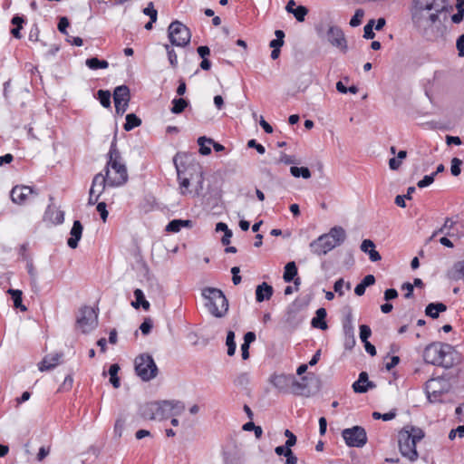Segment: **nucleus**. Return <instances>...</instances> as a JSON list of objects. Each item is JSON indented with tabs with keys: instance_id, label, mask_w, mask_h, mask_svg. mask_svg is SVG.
<instances>
[{
	"instance_id": "obj_7",
	"label": "nucleus",
	"mask_w": 464,
	"mask_h": 464,
	"mask_svg": "<svg viewBox=\"0 0 464 464\" xmlns=\"http://www.w3.org/2000/svg\"><path fill=\"white\" fill-rule=\"evenodd\" d=\"M203 297L207 300L206 306L215 317H223L228 310V301L220 289L207 287L202 291Z\"/></svg>"
},
{
	"instance_id": "obj_31",
	"label": "nucleus",
	"mask_w": 464,
	"mask_h": 464,
	"mask_svg": "<svg viewBox=\"0 0 464 464\" xmlns=\"http://www.w3.org/2000/svg\"><path fill=\"white\" fill-rule=\"evenodd\" d=\"M289 389L290 392L293 393L294 395L301 396L304 395V392L307 389V385L304 382L297 381L292 376Z\"/></svg>"
},
{
	"instance_id": "obj_33",
	"label": "nucleus",
	"mask_w": 464,
	"mask_h": 464,
	"mask_svg": "<svg viewBox=\"0 0 464 464\" xmlns=\"http://www.w3.org/2000/svg\"><path fill=\"white\" fill-rule=\"evenodd\" d=\"M24 22V18L19 15L14 16L11 20V23L15 25V27L11 30V34L16 39H20L22 37L20 30L22 29Z\"/></svg>"
},
{
	"instance_id": "obj_40",
	"label": "nucleus",
	"mask_w": 464,
	"mask_h": 464,
	"mask_svg": "<svg viewBox=\"0 0 464 464\" xmlns=\"http://www.w3.org/2000/svg\"><path fill=\"white\" fill-rule=\"evenodd\" d=\"M164 48L167 52L168 60L172 68H177L178 66V55L173 49V47L168 44H164Z\"/></svg>"
},
{
	"instance_id": "obj_60",
	"label": "nucleus",
	"mask_w": 464,
	"mask_h": 464,
	"mask_svg": "<svg viewBox=\"0 0 464 464\" xmlns=\"http://www.w3.org/2000/svg\"><path fill=\"white\" fill-rule=\"evenodd\" d=\"M464 8L458 9V12L451 16V20L455 24H459L463 20Z\"/></svg>"
},
{
	"instance_id": "obj_13",
	"label": "nucleus",
	"mask_w": 464,
	"mask_h": 464,
	"mask_svg": "<svg viewBox=\"0 0 464 464\" xmlns=\"http://www.w3.org/2000/svg\"><path fill=\"white\" fill-rule=\"evenodd\" d=\"M37 194L38 193L32 187L16 185L12 188L10 197L14 204L24 205L29 201L31 197L37 196Z\"/></svg>"
},
{
	"instance_id": "obj_30",
	"label": "nucleus",
	"mask_w": 464,
	"mask_h": 464,
	"mask_svg": "<svg viewBox=\"0 0 464 464\" xmlns=\"http://www.w3.org/2000/svg\"><path fill=\"white\" fill-rule=\"evenodd\" d=\"M7 293L12 296L14 306L17 309H20L21 311H26L27 308L25 305L22 303V295L23 293L21 290L18 289H8Z\"/></svg>"
},
{
	"instance_id": "obj_39",
	"label": "nucleus",
	"mask_w": 464,
	"mask_h": 464,
	"mask_svg": "<svg viewBox=\"0 0 464 464\" xmlns=\"http://www.w3.org/2000/svg\"><path fill=\"white\" fill-rule=\"evenodd\" d=\"M213 142V140L208 139L206 137H199L198 139V144L199 145V152L202 155H208L211 152L210 147L207 146L206 143L210 145Z\"/></svg>"
},
{
	"instance_id": "obj_23",
	"label": "nucleus",
	"mask_w": 464,
	"mask_h": 464,
	"mask_svg": "<svg viewBox=\"0 0 464 464\" xmlns=\"http://www.w3.org/2000/svg\"><path fill=\"white\" fill-rule=\"evenodd\" d=\"M273 293L274 290L270 285L262 283L261 285H257L256 289V299L259 303L269 300L272 297Z\"/></svg>"
},
{
	"instance_id": "obj_3",
	"label": "nucleus",
	"mask_w": 464,
	"mask_h": 464,
	"mask_svg": "<svg viewBox=\"0 0 464 464\" xmlns=\"http://www.w3.org/2000/svg\"><path fill=\"white\" fill-rule=\"evenodd\" d=\"M185 405L179 401H162L146 403L141 408V415L148 420H166L180 415Z\"/></svg>"
},
{
	"instance_id": "obj_10",
	"label": "nucleus",
	"mask_w": 464,
	"mask_h": 464,
	"mask_svg": "<svg viewBox=\"0 0 464 464\" xmlns=\"http://www.w3.org/2000/svg\"><path fill=\"white\" fill-rule=\"evenodd\" d=\"M168 37L172 45L185 47L190 43V30L181 22L174 21L168 28Z\"/></svg>"
},
{
	"instance_id": "obj_16",
	"label": "nucleus",
	"mask_w": 464,
	"mask_h": 464,
	"mask_svg": "<svg viewBox=\"0 0 464 464\" xmlns=\"http://www.w3.org/2000/svg\"><path fill=\"white\" fill-rule=\"evenodd\" d=\"M51 203L47 206L44 214V221L49 222L52 225H61L64 221V212L61 209H58L53 204V198L50 197Z\"/></svg>"
},
{
	"instance_id": "obj_4",
	"label": "nucleus",
	"mask_w": 464,
	"mask_h": 464,
	"mask_svg": "<svg viewBox=\"0 0 464 464\" xmlns=\"http://www.w3.org/2000/svg\"><path fill=\"white\" fill-rule=\"evenodd\" d=\"M457 353L447 343H432L423 351V359L427 363L449 369L455 363Z\"/></svg>"
},
{
	"instance_id": "obj_46",
	"label": "nucleus",
	"mask_w": 464,
	"mask_h": 464,
	"mask_svg": "<svg viewBox=\"0 0 464 464\" xmlns=\"http://www.w3.org/2000/svg\"><path fill=\"white\" fill-rule=\"evenodd\" d=\"M462 164V160L459 158H453L451 160L450 172L453 176H459L460 174V166Z\"/></svg>"
},
{
	"instance_id": "obj_14",
	"label": "nucleus",
	"mask_w": 464,
	"mask_h": 464,
	"mask_svg": "<svg viewBox=\"0 0 464 464\" xmlns=\"http://www.w3.org/2000/svg\"><path fill=\"white\" fill-rule=\"evenodd\" d=\"M115 111L118 114H123L129 105L130 90L126 85H121L115 88L113 93Z\"/></svg>"
},
{
	"instance_id": "obj_55",
	"label": "nucleus",
	"mask_w": 464,
	"mask_h": 464,
	"mask_svg": "<svg viewBox=\"0 0 464 464\" xmlns=\"http://www.w3.org/2000/svg\"><path fill=\"white\" fill-rule=\"evenodd\" d=\"M124 430V421L122 420H117L114 425V433L117 437H121Z\"/></svg>"
},
{
	"instance_id": "obj_32",
	"label": "nucleus",
	"mask_w": 464,
	"mask_h": 464,
	"mask_svg": "<svg viewBox=\"0 0 464 464\" xmlns=\"http://www.w3.org/2000/svg\"><path fill=\"white\" fill-rule=\"evenodd\" d=\"M85 64L91 70L106 69L109 67V63L105 60H99L97 57H92L86 60Z\"/></svg>"
},
{
	"instance_id": "obj_42",
	"label": "nucleus",
	"mask_w": 464,
	"mask_h": 464,
	"mask_svg": "<svg viewBox=\"0 0 464 464\" xmlns=\"http://www.w3.org/2000/svg\"><path fill=\"white\" fill-rule=\"evenodd\" d=\"M177 172H178V179H179V188H180V193L182 195H185L187 194V190L190 185V181H189V179L188 178H186V177H182L181 176V172L180 170L179 169V168L177 167Z\"/></svg>"
},
{
	"instance_id": "obj_9",
	"label": "nucleus",
	"mask_w": 464,
	"mask_h": 464,
	"mask_svg": "<svg viewBox=\"0 0 464 464\" xmlns=\"http://www.w3.org/2000/svg\"><path fill=\"white\" fill-rule=\"evenodd\" d=\"M136 374L144 382L154 379L158 374V367L150 354H140L135 359Z\"/></svg>"
},
{
	"instance_id": "obj_34",
	"label": "nucleus",
	"mask_w": 464,
	"mask_h": 464,
	"mask_svg": "<svg viewBox=\"0 0 464 464\" xmlns=\"http://www.w3.org/2000/svg\"><path fill=\"white\" fill-rule=\"evenodd\" d=\"M141 124V121L135 114L130 113L126 116V122L124 123V130L129 131L132 129L139 127Z\"/></svg>"
},
{
	"instance_id": "obj_45",
	"label": "nucleus",
	"mask_w": 464,
	"mask_h": 464,
	"mask_svg": "<svg viewBox=\"0 0 464 464\" xmlns=\"http://www.w3.org/2000/svg\"><path fill=\"white\" fill-rule=\"evenodd\" d=\"M307 14L308 9L304 5L295 7V12H293L294 16L298 22H304Z\"/></svg>"
},
{
	"instance_id": "obj_18",
	"label": "nucleus",
	"mask_w": 464,
	"mask_h": 464,
	"mask_svg": "<svg viewBox=\"0 0 464 464\" xmlns=\"http://www.w3.org/2000/svg\"><path fill=\"white\" fill-rule=\"evenodd\" d=\"M83 227L79 220H75L72 224L70 235L71 237L67 240L68 246L74 249L78 246V243L82 235Z\"/></svg>"
},
{
	"instance_id": "obj_36",
	"label": "nucleus",
	"mask_w": 464,
	"mask_h": 464,
	"mask_svg": "<svg viewBox=\"0 0 464 464\" xmlns=\"http://www.w3.org/2000/svg\"><path fill=\"white\" fill-rule=\"evenodd\" d=\"M172 104L173 106L170 109L171 112L174 114H179L186 109V107L188 105V102L183 98H179L174 99L172 101Z\"/></svg>"
},
{
	"instance_id": "obj_26",
	"label": "nucleus",
	"mask_w": 464,
	"mask_h": 464,
	"mask_svg": "<svg viewBox=\"0 0 464 464\" xmlns=\"http://www.w3.org/2000/svg\"><path fill=\"white\" fill-rule=\"evenodd\" d=\"M446 310L447 306L443 303H430L426 306L425 314L428 316L436 319L439 317L440 313L445 312Z\"/></svg>"
},
{
	"instance_id": "obj_53",
	"label": "nucleus",
	"mask_w": 464,
	"mask_h": 464,
	"mask_svg": "<svg viewBox=\"0 0 464 464\" xmlns=\"http://www.w3.org/2000/svg\"><path fill=\"white\" fill-rule=\"evenodd\" d=\"M152 328V323L150 319H145L140 324V329L143 334H149Z\"/></svg>"
},
{
	"instance_id": "obj_11",
	"label": "nucleus",
	"mask_w": 464,
	"mask_h": 464,
	"mask_svg": "<svg viewBox=\"0 0 464 464\" xmlns=\"http://www.w3.org/2000/svg\"><path fill=\"white\" fill-rule=\"evenodd\" d=\"M342 436L349 447L361 448L367 442L366 431L361 426L344 429L342 432Z\"/></svg>"
},
{
	"instance_id": "obj_28",
	"label": "nucleus",
	"mask_w": 464,
	"mask_h": 464,
	"mask_svg": "<svg viewBox=\"0 0 464 464\" xmlns=\"http://www.w3.org/2000/svg\"><path fill=\"white\" fill-rule=\"evenodd\" d=\"M135 301L131 303V305L135 308L142 306L145 311L150 309V303L145 299L144 293L140 289L134 291Z\"/></svg>"
},
{
	"instance_id": "obj_1",
	"label": "nucleus",
	"mask_w": 464,
	"mask_h": 464,
	"mask_svg": "<svg viewBox=\"0 0 464 464\" xmlns=\"http://www.w3.org/2000/svg\"><path fill=\"white\" fill-rule=\"evenodd\" d=\"M446 8V0H413L411 10L413 23L421 28L431 27Z\"/></svg>"
},
{
	"instance_id": "obj_22",
	"label": "nucleus",
	"mask_w": 464,
	"mask_h": 464,
	"mask_svg": "<svg viewBox=\"0 0 464 464\" xmlns=\"http://www.w3.org/2000/svg\"><path fill=\"white\" fill-rule=\"evenodd\" d=\"M292 376L279 374L274 375L271 379L272 384L282 392H287L290 388Z\"/></svg>"
},
{
	"instance_id": "obj_64",
	"label": "nucleus",
	"mask_w": 464,
	"mask_h": 464,
	"mask_svg": "<svg viewBox=\"0 0 464 464\" xmlns=\"http://www.w3.org/2000/svg\"><path fill=\"white\" fill-rule=\"evenodd\" d=\"M457 49L459 53V54H464V34H461L456 44Z\"/></svg>"
},
{
	"instance_id": "obj_44",
	"label": "nucleus",
	"mask_w": 464,
	"mask_h": 464,
	"mask_svg": "<svg viewBox=\"0 0 464 464\" xmlns=\"http://www.w3.org/2000/svg\"><path fill=\"white\" fill-rule=\"evenodd\" d=\"M374 24H375V20L374 19H371L364 25V28H363V37L365 39H373L374 38V36H375V34L373 32Z\"/></svg>"
},
{
	"instance_id": "obj_50",
	"label": "nucleus",
	"mask_w": 464,
	"mask_h": 464,
	"mask_svg": "<svg viewBox=\"0 0 464 464\" xmlns=\"http://www.w3.org/2000/svg\"><path fill=\"white\" fill-rule=\"evenodd\" d=\"M371 334L372 331L368 325L362 324L360 326V338L362 343L367 342Z\"/></svg>"
},
{
	"instance_id": "obj_54",
	"label": "nucleus",
	"mask_w": 464,
	"mask_h": 464,
	"mask_svg": "<svg viewBox=\"0 0 464 464\" xmlns=\"http://www.w3.org/2000/svg\"><path fill=\"white\" fill-rule=\"evenodd\" d=\"M247 146L249 148H255L259 154H264L266 152L265 147L262 144L257 143L256 140H248Z\"/></svg>"
},
{
	"instance_id": "obj_27",
	"label": "nucleus",
	"mask_w": 464,
	"mask_h": 464,
	"mask_svg": "<svg viewBox=\"0 0 464 464\" xmlns=\"http://www.w3.org/2000/svg\"><path fill=\"white\" fill-rule=\"evenodd\" d=\"M448 275L454 280L464 281V260L456 262Z\"/></svg>"
},
{
	"instance_id": "obj_2",
	"label": "nucleus",
	"mask_w": 464,
	"mask_h": 464,
	"mask_svg": "<svg viewBox=\"0 0 464 464\" xmlns=\"http://www.w3.org/2000/svg\"><path fill=\"white\" fill-rule=\"evenodd\" d=\"M104 171L109 187H121L128 181V170L115 141L111 144Z\"/></svg>"
},
{
	"instance_id": "obj_62",
	"label": "nucleus",
	"mask_w": 464,
	"mask_h": 464,
	"mask_svg": "<svg viewBox=\"0 0 464 464\" xmlns=\"http://www.w3.org/2000/svg\"><path fill=\"white\" fill-rule=\"evenodd\" d=\"M197 51L198 55L202 59L206 58L210 54V49L208 46H199Z\"/></svg>"
},
{
	"instance_id": "obj_38",
	"label": "nucleus",
	"mask_w": 464,
	"mask_h": 464,
	"mask_svg": "<svg viewBox=\"0 0 464 464\" xmlns=\"http://www.w3.org/2000/svg\"><path fill=\"white\" fill-rule=\"evenodd\" d=\"M226 344L227 346V354L232 356L235 354L237 344L235 342V333L233 331H228L226 339Z\"/></svg>"
},
{
	"instance_id": "obj_12",
	"label": "nucleus",
	"mask_w": 464,
	"mask_h": 464,
	"mask_svg": "<svg viewBox=\"0 0 464 464\" xmlns=\"http://www.w3.org/2000/svg\"><path fill=\"white\" fill-rule=\"evenodd\" d=\"M98 323V315L94 309L85 306L80 311V315L77 318V326L82 333H89L94 329Z\"/></svg>"
},
{
	"instance_id": "obj_48",
	"label": "nucleus",
	"mask_w": 464,
	"mask_h": 464,
	"mask_svg": "<svg viewBox=\"0 0 464 464\" xmlns=\"http://www.w3.org/2000/svg\"><path fill=\"white\" fill-rule=\"evenodd\" d=\"M143 13L146 15H149L150 20H152V22L157 21L158 12L154 8L153 4L151 2L148 5V6L146 8H144Z\"/></svg>"
},
{
	"instance_id": "obj_29",
	"label": "nucleus",
	"mask_w": 464,
	"mask_h": 464,
	"mask_svg": "<svg viewBox=\"0 0 464 464\" xmlns=\"http://www.w3.org/2000/svg\"><path fill=\"white\" fill-rule=\"evenodd\" d=\"M297 276V267L294 261L288 262L285 266L283 278L285 282L290 283Z\"/></svg>"
},
{
	"instance_id": "obj_63",
	"label": "nucleus",
	"mask_w": 464,
	"mask_h": 464,
	"mask_svg": "<svg viewBox=\"0 0 464 464\" xmlns=\"http://www.w3.org/2000/svg\"><path fill=\"white\" fill-rule=\"evenodd\" d=\"M401 165V161L399 160L397 158H392L389 160V167L392 170L398 169Z\"/></svg>"
},
{
	"instance_id": "obj_59",
	"label": "nucleus",
	"mask_w": 464,
	"mask_h": 464,
	"mask_svg": "<svg viewBox=\"0 0 464 464\" xmlns=\"http://www.w3.org/2000/svg\"><path fill=\"white\" fill-rule=\"evenodd\" d=\"M397 296H398V292L394 288L387 289L384 292V299L386 301H390V300L395 299Z\"/></svg>"
},
{
	"instance_id": "obj_17",
	"label": "nucleus",
	"mask_w": 464,
	"mask_h": 464,
	"mask_svg": "<svg viewBox=\"0 0 464 464\" xmlns=\"http://www.w3.org/2000/svg\"><path fill=\"white\" fill-rule=\"evenodd\" d=\"M375 384L369 381L368 373L366 372H362L359 374V378L353 384V392L356 393H364L368 392L369 389L375 388Z\"/></svg>"
},
{
	"instance_id": "obj_56",
	"label": "nucleus",
	"mask_w": 464,
	"mask_h": 464,
	"mask_svg": "<svg viewBox=\"0 0 464 464\" xmlns=\"http://www.w3.org/2000/svg\"><path fill=\"white\" fill-rule=\"evenodd\" d=\"M69 26V20L66 17L60 18L58 23V30L64 34H67V27Z\"/></svg>"
},
{
	"instance_id": "obj_21",
	"label": "nucleus",
	"mask_w": 464,
	"mask_h": 464,
	"mask_svg": "<svg viewBox=\"0 0 464 464\" xmlns=\"http://www.w3.org/2000/svg\"><path fill=\"white\" fill-rule=\"evenodd\" d=\"M361 250L369 256L372 262H377L382 259L380 253L375 250V245L371 239H364L361 244Z\"/></svg>"
},
{
	"instance_id": "obj_37",
	"label": "nucleus",
	"mask_w": 464,
	"mask_h": 464,
	"mask_svg": "<svg viewBox=\"0 0 464 464\" xmlns=\"http://www.w3.org/2000/svg\"><path fill=\"white\" fill-rule=\"evenodd\" d=\"M290 172L295 178L302 177L304 179H309L311 177V172L306 167L293 166L290 168Z\"/></svg>"
},
{
	"instance_id": "obj_58",
	"label": "nucleus",
	"mask_w": 464,
	"mask_h": 464,
	"mask_svg": "<svg viewBox=\"0 0 464 464\" xmlns=\"http://www.w3.org/2000/svg\"><path fill=\"white\" fill-rule=\"evenodd\" d=\"M344 285V281L343 278L338 279L334 285V290L335 293H337L339 295H343V287Z\"/></svg>"
},
{
	"instance_id": "obj_51",
	"label": "nucleus",
	"mask_w": 464,
	"mask_h": 464,
	"mask_svg": "<svg viewBox=\"0 0 464 464\" xmlns=\"http://www.w3.org/2000/svg\"><path fill=\"white\" fill-rule=\"evenodd\" d=\"M106 207L107 206H106L105 202H99L96 207V209L100 213L101 218L102 219L103 222H105L107 220V218L109 215V213L106 209Z\"/></svg>"
},
{
	"instance_id": "obj_57",
	"label": "nucleus",
	"mask_w": 464,
	"mask_h": 464,
	"mask_svg": "<svg viewBox=\"0 0 464 464\" xmlns=\"http://www.w3.org/2000/svg\"><path fill=\"white\" fill-rule=\"evenodd\" d=\"M285 459V464H297L298 459L292 450L286 451Z\"/></svg>"
},
{
	"instance_id": "obj_6",
	"label": "nucleus",
	"mask_w": 464,
	"mask_h": 464,
	"mask_svg": "<svg viewBox=\"0 0 464 464\" xmlns=\"http://www.w3.org/2000/svg\"><path fill=\"white\" fill-rule=\"evenodd\" d=\"M424 437V432L417 427H405L398 435L399 450L401 454L410 461L418 459L419 454L416 444Z\"/></svg>"
},
{
	"instance_id": "obj_47",
	"label": "nucleus",
	"mask_w": 464,
	"mask_h": 464,
	"mask_svg": "<svg viewBox=\"0 0 464 464\" xmlns=\"http://www.w3.org/2000/svg\"><path fill=\"white\" fill-rule=\"evenodd\" d=\"M284 434L287 438L285 445L286 448L291 449L293 446L296 444V436L289 430H285Z\"/></svg>"
},
{
	"instance_id": "obj_61",
	"label": "nucleus",
	"mask_w": 464,
	"mask_h": 464,
	"mask_svg": "<svg viewBox=\"0 0 464 464\" xmlns=\"http://www.w3.org/2000/svg\"><path fill=\"white\" fill-rule=\"evenodd\" d=\"M361 283L365 286L372 285L375 283V277L372 275H367L363 277Z\"/></svg>"
},
{
	"instance_id": "obj_52",
	"label": "nucleus",
	"mask_w": 464,
	"mask_h": 464,
	"mask_svg": "<svg viewBox=\"0 0 464 464\" xmlns=\"http://www.w3.org/2000/svg\"><path fill=\"white\" fill-rule=\"evenodd\" d=\"M355 344V339L353 335V331L352 328H350L348 331H346V340H345V347L348 349H351Z\"/></svg>"
},
{
	"instance_id": "obj_19",
	"label": "nucleus",
	"mask_w": 464,
	"mask_h": 464,
	"mask_svg": "<svg viewBox=\"0 0 464 464\" xmlns=\"http://www.w3.org/2000/svg\"><path fill=\"white\" fill-rule=\"evenodd\" d=\"M63 353H54L46 355L38 364L41 372L53 369L61 361Z\"/></svg>"
},
{
	"instance_id": "obj_5",
	"label": "nucleus",
	"mask_w": 464,
	"mask_h": 464,
	"mask_svg": "<svg viewBox=\"0 0 464 464\" xmlns=\"http://www.w3.org/2000/svg\"><path fill=\"white\" fill-rule=\"evenodd\" d=\"M345 238V230L342 227L336 226L332 227L328 233L323 234L312 241L309 247L313 254L323 256L340 246Z\"/></svg>"
},
{
	"instance_id": "obj_43",
	"label": "nucleus",
	"mask_w": 464,
	"mask_h": 464,
	"mask_svg": "<svg viewBox=\"0 0 464 464\" xmlns=\"http://www.w3.org/2000/svg\"><path fill=\"white\" fill-rule=\"evenodd\" d=\"M364 16V11L362 9H356L354 14L350 20V25L352 27L359 26L362 24V18Z\"/></svg>"
},
{
	"instance_id": "obj_24",
	"label": "nucleus",
	"mask_w": 464,
	"mask_h": 464,
	"mask_svg": "<svg viewBox=\"0 0 464 464\" xmlns=\"http://www.w3.org/2000/svg\"><path fill=\"white\" fill-rule=\"evenodd\" d=\"M193 222L189 219H173L167 226L165 230L169 233H178L183 227L191 228Z\"/></svg>"
},
{
	"instance_id": "obj_20",
	"label": "nucleus",
	"mask_w": 464,
	"mask_h": 464,
	"mask_svg": "<svg viewBox=\"0 0 464 464\" xmlns=\"http://www.w3.org/2000/svg\"><path fill=\"white\" fill-rule=\"evenodd\" d=\"M106 186H108V181L106 179H104L103 174L98 173L93 177L90 188V194L101 197Z\"/></svg>"
},
{
	"instance_id": "obj_49",
	"label": "nucleus",
	"mask_w": 464,
	"mask_h": 464,
	"mask_svg": "<svg viewBox=\"0 0 464 464\" xmlns=\"http://www.w3.org/2000/svg\"><path fill=\"white\" fill-rule=\"evenodd\" d=\"M434 179H435V174L426 175V176L423 177L422 179H420L418 182L417 186L420 188H426V187H428V186H430V184L433 183Z\"/></svg>"
},
{
	"instance_id": "obj_15",
	"label": "nucleus",
	"mask_w": 464,
	"mask_h": 464,
	"mask_svg": "<svg viewBox=\"0 0 464 464\" xmlns=\"http://www.w3.org/2000/svg\"><path fill=\"white\" fill-rule=\"evenodd\" d=\"M326 37L328 42L334 47L339 48L343 53L348 50L347 42L343 31L337 26H330Z\"/></svg>"
},
{
	"instance_id": "obj_35",
	"label": "nucleus",
	"mask_w": 464,
	"mask_h": 464,
	"mask_svg": "<svg viewBox=\"0 0 464 464\" xmlns=\"http://www.w3.org/2000/svg\"><path fill=\"white\" fill-rule=\"evenodd\" d=\"M120 371V366L117 363H113L110 366L109 374H110V382L112 384L114 388L120 387V379L118 377V372Z\"/></svg>"
},
{
	"instance_id": "obj_25",
	"label": "nucleus",
	"mask_w": 464,
	"mask_h": 464,
	"mask_svg": "<svg viewBox=\"0 0 464 464\" xmlns=\"http://www.w3.org/2000/svg\"><path fill=\"white\" fill-rule=\"evenodd\" d=\"M327 315L326 310L324 308H319L316 310L315 316L312 319L311 324L314 328L326 330L327 324L325 322V317Z\"/></svg>"
},
{
	"instance_id": "obj_41",
	"label": "nucleus",
	"mask_w": 464,
	"mask_h": 464,
	"mask_svg": "<svg viewBox=\"0 0 464 464\" xmlns=\"http://www.w3.org/2000/svg\"><path fill=\"white\" fill-rule=\"evenodd\" d=\"M97 97L104 108H109L111 106V92L109 91L99 90Z\"/></svg>"
},
{
	"instance_id": "obj_8",
	"label": "nucleus",
	"mask_w": 464,
	"mask_h": 464,
	"mask_svg": "<svg viewBox=\"0 0 464 464\" xmlns=\"http://www.w3.org/2000/svg\"><path fill=\"white\" fill-rule=\"evenodd\" d=\"M450 389V382L445 377L430 378L425 384L427 398L432 403L441 402L442 396L448 393Z\"/></svg>"
}]
</instances>
